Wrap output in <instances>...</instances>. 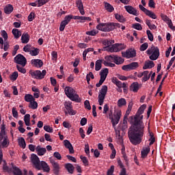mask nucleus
Segmentation results:
<instances>
[{
    "label": "nucleus",
    "mask_w": 175,
    "mask_h": 175,
    "mask_svg": "<svg viewBox=\"0 0 175 175\" xmlns=\"http://www.w3.org/2000/svg\"><path fill=\"white\" fill-rule=\"evenodd\" d=\"M46 73H47L46 70H43L42 71H40L39 70H37L36 71H30V75L33 77V79H36L37 80H42V79H44Z\"/></svg>",
    "instance_id": "7"
},
{
    "label": "nucleus",
    "mask_w": 175,
    "mask_h": 175,
    "mask_svg": "<svg viewBox=\"0 0 175 175\" xmlns=\"http://www.w3.org/2000/svg\"><path fill=\"white\" fill-rule=\"evenodd\" d=\"M116 55H109V56H106L105 57V59H107V61H109V62H113V61L114 62L116 59Z\"/></svg>",
    "instance_id": "51"
},
{
    "label": "nucleus",
    "mask_w": 175,
    "mask_h": 175,
    "mask_svg": "<svg viewBox=\"0 0 175 175\" xmlns=\"http://www.w3.org/2000/svg\"><path fill=\"white\" fill-rule=\"evenodd\" d=\"M18 146L22 148H25L27 147V144L25 143V139L24 137H21L18 139Z\"/></svg>",
    "instance_id": "31"
},
{
    "label": "nucleus",
    "mask_w": 175,
    "mask_h": 175,
    "mask_svg": "<svg viewBox=\"0 0 175 175\" xmlns=\"http://www.w3.org/2000/svg\"><path fill=\"white\" fill-rule=\"evenodd\" d=\"M154 66H155V64H154V62L149 60L148 62H145L143 69H151V68H154Z\"/></svg>",
    "instance_id": "22"
},
{
    "label": "nucleus",
    "mask_w": 175,
    "mask_h": 175,
    "mask_svg": "<svg viewBox=\"0 0 175 175\" xmlns=\"http://www.w3.org/2000/svg\"><path fill=\"white\" fill-rule=\"evenodd\" d=\"M12 165L13 169V174L14 175H23V172L20 168L17 167L16 166L13 165V163L11 164Z\"/></svg>",
    "instance_id": "30"
},
{
    "label": "nucleus",
    "mask_w": 175,
    "mask_h": 175,
    "mask_svg": "<svg viewBox=\"0 0 175 175\" xmlns=\"http://www.w3.org/2000/svg\"><path fill=\"white\" fill-rule=\"evenodd\" d=\"M105 80H106V79H105V77H101L98 83L96 84V87H97V88H99V87H100V85H102L103 84V83H105Z\"/></svg>",
    "instance_id": "56"
},
{
    "label": "nucleus",
    "mask_w": 175,
    "mask_h": 175,
    "mask_svg": "<svg viewBox=\"0 0 175 175\" xmlns=\"http://www.w3.org/2000/svg\"><path fill=\"white\" fill-rule=\"evenodd\" d=\"M44 130L46 132H49V133H53V132H54V129H53V127H51L49 125L44 126Z\"/></svg>",
    "instance_id": "49"
},
{
    "label": "nucleus",
    "mask_w": 175,
    "mask_h": 175,
    "mask_svg": "<svg viewBox=\"0 0 175 175\" xmlns=\"http://www.w3.org/2000/svg\"><path fill=\"white\" fill-rule=\"evenodd\" d=\"M51 55H52V59L53 61H57V59H58V53H57L56 51H53L51 53Z\"/></svg>",
    "instance_id": "60"
},
{
    "label": "nucleus",
    "mask_w": 175,
    "mask_h": 175,
    "mask_svg": "<svg viewBox=\"0 0 175 175\" xmlns=\"http://www.w3.org/2000/svg\"><path fill=\"white\" fill-rule=\"evenodd\" d=\"M13 5H10V4H8L7 5L5 6L4 8V13H5V14H10V13H12V12H13Z\"/></svg>",
    "instance_id": "28"
},
{
    "label": "nucleus",
    "mask_w": 175,
    "mask_h": 175,
    "mask_svg": "<svg viewBox=\"0 0 175 175\" xmlns=\"http://www.w3.org/2000/svg\"><path fill=\"white\" fill-rule=\"evenodd\" d=\"M14 61L15 64L18 65H21L23 68L27 65V58L21 54H18L14 58Z\"/></svg>",
    "instance_id": "8"
},
{
    "label": "nucleus",
    "mask_w": 175,
    "mask_h": 175,
    "mask_svg": "<svg viewBox=\"0 0 175 175\" xmlns=\"http://www.w3.org/2000/svg\"><path fill=\"white\" fill-rule=\"evenodd\" d=\"M96 29L103 32H110V31H114V24L113 23H100L97 25Z\"/></svg>",
    "instance_id": "3"
},
{
    "label": "nucleus",
    "mask_w": 175,
    "mask_h": 175,
    "mask_svg": "<svg viewBox=\"0 0 175 175\" xmlns=\"http://www.w3.org/2000/svg\"><path fill=\"white\" fill-rule=\"evenodd\" d=\"M147 49H148V43L145 42L140 46L139 50L140 51H146Z\"/></svg>",
    "instance_id": "52"
},
{
    "label": "nucleus",
    "mask_w": 175,
    "mask_h": 175,
    "mask_svg": "<svg viewBox=\"0 0 175 175\" xmlns=\"http://www.w3.org/2000/svg\"><path fill=\"white\" fill-rule=\"evenodd\" d=\"M35 17H36V14H35L33 12H31L28 16V21H33V20H35Z\"/></svg>",
    "instance_id": "46"
},
{
    "label": "nucleus",
    "mask_w": 175,
    "mask_h": 175,
    "mask_svg": "<svg viewBox=\"0 0 175 175\" xmlns=\"http://www.w3.org/2000/svg\"><path fill=\"white\" fill-rule=\"evenodd\" d=\"M25 100L30 103V102L35 100V98H33V96H32V94H26L25 96Z\"/></svg>",
    "instance_id": "41"
},
{
    "label": "nucleus",
    "mask_w": 175,
    "mask_h": 175,
    "mask_svg": "<svg viewBox=\"0 0 175 175\" xmlns=\"http://www.w3.org/2000/svg\"><path fill=\"white\" fill-rule=\"evenodd\" d=\"M124 9L126 10L127 13H129V14H133V16H139V13H137V10L131 5H125Z\"/></svg>",
    "instance_id": "14"
},
{
    "label": "nucleus",
    "mask_w": 175,
    "mask_h": 175,
    "mask_svg": "<svg viewBox=\"0 0 175 175\" xmlns=\"http://www.w3.org/2000/svg\"><path fill=\"white\" fill-rule=\"evenodd\" d=\"M30 54L33 56L38 55L39 54V49L36 48L34 50H30Z\"/></svg>",
    "instance_id": "58"
},
{
    "label": "nucleus",
    "mask_w": 175,
    "mask_h": 175,
    "mask_svg": "<svg viewBox=\"0 0 175 175\" xmlns=\"http://www.w3.org/2000/svg\"><path fill=\"white\" fill-rule=\"evenodd\" d=\"M107 94V85H103L100 93L98 94V105L100 106L103 105V102H105V98Z\"/></svg>",
    "instance_id": "5"
},
{
    "label": "nucleus",
    "mask_w": 175,
    "mask_h": 175,
    "mask_svg": "<svg viewBox=\"0 0 175 175\" xmlns=\"http://www.w3.org/2000/svg\"><path fill=\"white\" fill-rule=\"evenodd\" d=\"M146 33L148 36V38L150 42H152L154 40V35H152V33H151V31L147 30Z\"/></svg>",
    "instance_id": "54"
},
{
    "label": "nucleus",
    "mask_w": 175,
    "mask_h": 175,
    "mask_svg": "<svg viewBox=\"0 0 175 175\" xmlns=\"http://www.w3.org/2000/svg\"><path fill=\"white\" fill-rule=\"evenodd\" d=\"M3 172H5L7 173H10V172H12V168L9 167V166H8V163H6L5 160L3 161Z\"/></svg>",
    "instance_id": "33"
},
{
    "label": "nucleus",
    "mask_w": 175,
    "mask_h": 175,
    "mask_svg": "<svg viewBox=\"0 0 175 175\" xmlns=\"http://www.w3.org/2000/svg\"><path fill=\"white\" fill-rule=\"evenodd\" d=\"M64 92L68 98L72 100V102L80 103V99H79V96L77 94H76V90H75L69 86H66L64 89Z\"/></svg>",
    "instance_id": "2"
},
{
    "label": "nucleus",
    "mask_w": 175,
    "mask_h": 175,
    "mask_svg": "<svg viewBox=\"0 0 175 175\" xmlns=\"http://www.w3.org/2000/svg\"><path fill=\"white\" fill-rule=\"evenodd\" d=\"M107 75H109V69L108 68H104L100 70V79H102V77L105 78V80H106V77H107Z\"/></svg>",
    "instance_id": "32"
},
{
    "label": "nucleus",
    "mask_w": 175,
    "mask_h": 175,
    "mask_svg": "<svg viewBox=\"0 0 175 175\" xmlns=\"http://www.w3.org/2000/svg\"><path fill=\"white\" fill-rule=\"evenodd\" d=\"M53 167V173L55 175H59V164L55 161H51Z\"/></svg>",
    "instance_id": "17"
},
{
    "label": "nucleus",
    "mask_w": 175,
    "mask_h": 175,
    "mask_svg": "<svg viewBox=\"0 0 175 175\" xmlns=\"http://www.w3.org/2000/svg\"><path fill=\"white\" fill-rule=\"evenodd\" d=\"M98 33V31L95 30H92L90 31H86V35H89L90 36H95Z\"/></svg>",
    "instance_id": "64"
},
{
    "label": "nucleus",
    "mask_w": 175,
    "mask_h": 175,
    "mask_svg": "<svg viewBox=\"0 0 175 175\" xmlns=\"http://www.w3.org/2000/svg\"><path fill=\"white\" fill-rule=\"evenodd\" d=\"M16 69L18 70V72H21V73H27V70H25V68H24V67L22 66H21L20 65H16Z\"/></svg>",
    "instance_id": "53"
},
{
    "label": "nucleus",
    "mask_w": 175,
    "mask_h": 175,
    "mask_svg": "<svg viewBox=\"0 0 175 175\" xmlns=\"http://www.w3.org/2000/svg\"><path fill=\"white\" fill-rule=\"evenodd\" d=\"M161 17L162 20L163 21H165V23H167L168 21H170L171 20L170 18H168V16L167 15H165L163 14H161Z\"/></svg>",
    "instance_id": "61"
},
{
    "label": "nucleus",
    "mask_w": 175,
    "mask_h": 175,
    "mask_svg": "<svg viewBox=\"0 0 175 175\" xmlns=\"http://www.w3.org/2000/svg\"><path fill=\"white\" fill-rule=\"evenodd\" d=\"M38 155L40 157H42L46 154V152L47 151L46 150V148H40V146H38L36 148Z\"/></svg>",
    "instance_id": "20"
},
{
    "label": "nucleus",
    "mask_w": 175,
    "mask_h": 175,
    "mask_svg": "<svg viewBox=\"0 0 175 175\" xmlns=\"http://www.w3.org/2000/svg\"><path fill=\"white\" fill-rule=\"evenodd\" d=\"M115 18L118 20V21H119L120 23H125V18H124V16L122 15L116 14Z\"/></svg>",
    "instance_id": "42"
},
{
    "label": "nucleus",
    "mask_w": 175,
    "mask_h": 175,
    "mask_svg": "<svg viewBox=\"0 0 175 175\" xmlns=\"http://www.w3.org/2000/svg\"><path fill=\"white\" fill-rule=\"evenodd\" d=\"M84 106H85V108L87 109L88 110H91V105L90 104V100H85Z\"/></svg>",
    "instance_id": "62"
},
{
    "label": "nucleus",
    "mask_w": 175,
    "mask_h": 175,
    "mask_svg": "<svg viewBox=\"0 0 175 175\" xmlns=\"http://www.w3.org/2000/svg\"><path fill=\"white\" fill-rule=\"evenodd\" d=\"M1 146L3 147H8L9 146V140L8 139V136H5L3 141L1 142Z\"/></svg>",
    "instance_id": "48"
},
{
    "label": "nucleus",
    "mask_w": 175,
    "mask_h": 175,
    "mask_svg": "<svg viewBox=\"0 0 175 175\" xmlns=\"http://www.w3.org/2000/svg\"><path fill=\"white\" fill-rule=\"evenodd\" d=\"M153 52L151 55L149 57L151 61H157V58H159V49L158 47L152 46Z\"/></svg>",
    "instance_id": "12"
},
{
    "label": "nucleus",
    "mask_w": 175,
    "mask_h": 175,
    "mask_svg": "<svg viewBox=\"0 0 175 175\" xmlns=\"http://www.w3.org/2000/svg\"><path fill=\"white\" fill-rule=\"evenodd\" d=\"M113 83H114V84H116V85H117L118 88H122V82H121L118 79H113Z\"/></svg>",
    "instance_id": "50"
},
{
    "label": "nucleus",
    "mask_w": 175,
    "mask_h": 175,
    "mask_svg": "<svg viewBox=\"0 0 175 175\" xmlns=\"http://www.w3.org/2000/svg\"><path fill=\"white\" fill-rule=\"evenodd\" d=\"M29 34L28 33H23L21 37L22 43L27 44L29 42Z\"/></svg>",
    "instance_id": "24"
},
{
    "label": "nucleus",
    "mask_w": 175,
    "mask_h": 175,
    "mask_svg": "<svg viewBox=\"0 0 175 175\" xmlns=\"http://www.w3.org/2000/svg\"><path fill=\"white\" fill-rule=\"evenodd\" d=\"M114 165H111L107 170V175H114Z\"/></svg>",
    "instance_id": "59"
},
{
    "label": "nucleus",
    "mask_w": 175,
    "mask_h": 175,
    "mask_svg": "<svg viewBox=\"0 0 175 175\" xmlns=\"http://www.w3.org/2000/svg\"><path fill=\"white\" fill-rule=\"evenodd\" d=\"M105 8L107 12H109V13L114 12V7L107 2L105 3Z\"/></svg>",
    "instance_id": "34"
},
{
    "label": "nucleus",
    "mask_w": 175,
    "mask_h": 175,
    "mask_svg": "<svg viewBox=\"0 0 175 175\" xmlns=\"http://www.w3.org/2000/svg\"><path fill=\"white\" fill-rule=\"evenodd\" d=\"M65 167L66 170L70 173V174H73V172L75 170V167L71 163H66L65 165Z\"/></svg>",
    "instance_id": "29"
},
{
    "label": "nucleus",
    "mask_w": 175,
    "mask_h": 175,
    "mask_svg": "<svg viewBox=\"0 0 175 175\" xmlns=\"http://www.w3.org/2000/svg\"><path fill=\"white\" fill-rule=\"evenodd\" d=\"M113 62L116 64V65H121V64L124 63V59L118 55H116V57H115V60L113 61Z\"/></svg>",
    "instance_id": "37"
},
{
    "label": "nucleus",
    "mask_w": 175,
    "mask_h": 175,
    "mask_svg": "<svg viewBox=\"0 0 175 175\" xmlns=\"http://www.w3.org/2000/svg\"><path fill=\"white\" fill-rule=\"evenodd\" d=\"M103 64L105 65V66H109L110 68H114V66H116L115 64L113 63H109L105 60H103Z\"/></svg>",
    "instance_id": "63"
},
{
    "label": "nucleus",
    "mask_w": 175,
    "mask_h": 175,
    "mask_svg": "<svg viewBox=\"0 0 175 175\" xmlns=\"http://www.w3.org/2000/svg\"><path fill=\"white\" fill-rule=\"evenodd\" d=\"M76 5L82 16H84L85 14V12H84V5H83V1L81 0H78L76 1Z\"/></svg>",
    "instance_id": "16"
},
{
    "label": "nucleus",
    "mask_w": 175,
    "mask_h": 175,
    "mask_svg": "<svg viewBox=\"0 0 175 175\" xmlns=\"http://www.w3.org/2000/svg\"><path fill=\"white\" fill-rule=\"evenodd\" d=\"M40 169H42V167L44 172H46L47 173L50 172V167H49V165H47L45 161H42L41 162H40Z\"/></svg>",
    "instance_id": "23"
},
{
    "label": "nucleus",
    "mask_w": 175,
    "mask_h": 175,
    "mask_svg": "<svg viewBox=\"0 0 175 175\" xmlns=\"http://www.w3.org/2000/svg\"><path fill=\"white\" fill-rule=\"evenodd\" d=\"M102 64H103V59H98L95 64V70L96 72L102 69Z\"/></svg>",
    "instance_id": "25"
},
{
    "label": "nucleus",
    "mask_w": 175,
    "mask_h": 175,
    "mask_svg": "<svg viewBox=\"0 0 175 175\" xmlns=\"http://www.w3.org/2000/svg\"><path fill=\"white\" fill-rule=\"evenodd\" d=\"M29 107L30 109H33V110H35L36 109H38V103L36 101L33 100L29 103Z\"/></svg>",
    "instance_id": "43"
},
{
    "label": "nucleus",
    "mask_w": 175,
    "mask_h": 175,
    "mask_svg": "<svg viewBox=\"0 0 175 175\" xmlns=\"http://www.w3.org/2000/svg\"><path fill=\"white\" fill-rule=\"evenodd\" d=\"M124 49H126V45H125V44L116 43L112 44L111 47L109 48L108 51L109 53H118L122 50H124Z\"/></svg>",
    "instance_id": "6"
},
{
    "label": "nucleus",
    "mask_w": 175,
    "mask_h": 175,
    "mask_svg": "<svg viewBox=\"0 0 175 175\" xmlns=\"http://www.w3.org/2000/svg\"><path fill=\"white\" fill-rule=\"evenodd\" d=\"M150 139H149V146H152V144H154V143H155V137H154V134L152 133H150Z\"/></svg>",
    "instance_id": "47"
},
{
    "label": "nucleus",
    "mask_w": 175,
    "mask_h": 175,
    "mask_svg": "<svg viewBox=\"0 0 175 175\" xmlns=\"http://www.w3.org/2000/svg\"><path fill=\"white\" fill-rule=\"evenodd\" d=\"M150 150H151V148H150V146L144 148L142 149V150L141 151L142 158L147 157V155H148V154L150 153Z\"/></svg>",
    "instance_id": "21"
},
{
    "label": "nucleus",
    "mask_w": 175,
    "mask_h": 175,
    "mask_svg": "<svg viewBox=\"0 0 175 175\" xmlns=\"http://www.w3.org/2000/svg\"><path fill=\"white\" fill-rule=\"evenodd\" d=\"M64 107L68 111V114H71V116H75L76 112L73 110V105H72V102L66 101L64 103Z\"/></svg>",
    "instance_id": "13"
},
{
    "label": "nucleus",
    "mask_w": 175,
    "mask_h": 175,
    "mask_svg": "<svg viewBox=\"0 0 175 175\" xmlns=\"http://www.w3.org/2000/svg\"><path fill=\"white\" fill-rule=\"evenodd\" d=\"M31 162L33 165H34L36 169L40 170V160L39 159L38 155L35 154H31Z\"/></svg>",
    "instance_id": "11"
},
{
    "label": "nucleus",
    "mask_w": 175,
    "mask_h": 175,
    "mask_svg": "<svg viewBox=\"0 0 175 175\" xmlns=\"http://www.w3.org/2000/svg\"><path fill=\"white\" fill-rule=\"evenodd\" d=\"M126 105V100L125 98H122L118 100V107H122V106Z\"/></svg>",
    "instance_id": "40"
},
{
    "label": "nucleus",
    "mask_w": 175,
    "mask_h": 175,
    "mask_svg": "<svg viewBox=\"0 0 175 175\" xmlns=\"http://www.w3.org/2000/svg\"><path fill=\"white\" fill-rule=\"evenodd\" d=\"M146 107H147L146 104L142 105L138 109L135 116L130 117V122L133 124V126L128 131V137L130 142L133 144V146L140 144L144 136V123H143V121L139 120V117L144 113Z\"/></svg>",
    "instance_id": "1"
},
{
    "label": "nucleus",
    "mask_w": 175,
    "mask_h": 175,
    "mask_svg": "<svg viewBox=\"0 0 175 175\" xmlns=\"http://www.w3.org/2000/svg\"><path fill=\"white\" fill-rule=\"evenodd\" d=\"M145 14H146V16H148L150 18H153V20H157V15L155 14V13L152 12V11H150L148 10Z\"/></svg>",
    "instance_id": "39"
},
{
    "label": "nucleus",
    "mask_w": 175,
    "mask_h": 175,
    "mask_svg": "<svg viewBox=\"0 0 175 175\" xmlns=\"http://www.w3.org/2000/svg\"><path fill=\"white\" fill-rule=\"evenodd\" d=\"M64 146L66 148H68L69 150V153L70 154H75V149L73 148V146H72V144L69 140L65 139L64 141Z\"/></svg>",
    "instance_id": "15"
},
{
    "label": "nucleus",
    "mask_w": 175,
    "mask_h": 175,
    "mask_svg": "<svg viewBox=\"0 0 175 175\" xmlns=\"http://www.w3.org/2000/svg\"><path fill=\"white\" fill-rule=\"evenodd\" d=\"M139 90H140V85L137 82H134L130 85V90L133 92H137Z\"/></svg>",
    "instance_id": "19"
},
{
    "label": "nucleus",
    "mask_w": 175,
    "mask_h": 175,
    "mask_svg": "<svg viewBox=\"0 0 175 175\" xmlns=\"http://www.w3.org/2000/svg\"><path fill=\"white\" fill-rule=\"evenodd\" d=\"M80 159H81L83 163H84L85 166H88V159H87V157L81 155Z\"/></svg>",
    "instance_id": "55"
},
{
    "label": "nucleus",
    "mask_w": 175,
    "mask_h": 175,
    "mask_svg": "<svg viewBox=\"0 0 175 175\" xmlns=\"http://www.w3.org/2000/svg\"><path fill=\"white\" fill-rule=\"evenodd\" d=\"M136 54V50L132 48L127 49L125 52H122V56L124 58H127V59H129V58H135Z\"/></svg>",
    "instance_id": "10"
},
{
    "label": "nucleus",
    "mask_w": 175,
    "mask_h": 175,
    "mask_svg": "<svg viewBox=\"0 0 175 175\" xmlns=\"http://www.w3.org/2000/svg\"><path fill=\"white\" fill-rule=\"evenodd\" d=\"M113 115V110H110L109 113V119L111 120V122L112 124V126H116L119 122L120 120L121 119L122 112L121 110H118L114 114V118L111 117Z\"/></svg>",
    "instance_id": "4"
},
{
    "label": "nucleus",
    "mask_w": 175,
    "mask_h": 175,
    "mask_svg": "<svg viewBox=\"0 0 175 175\" xmlns=\"http://www.w3.org/2000/svg\"><path fill=\"white\" fill-rule=\"evenodd\" d=\"M145 14H146V16H148L150 18H153V20H157V15L155 14V13L152 12V11H150L148 10Z\"/></svg>",
    "instance_id": "38"
},
{
    "label": "nucleus",
    "mask_w": 175,
    "mask_h": 175,
    "mask_svg": "<svg viewBox=\"0 0 175 175\" xmlns=\"http://www.w3.org/2000/svg\"><path fill=\"white\" fill-rule=\"evenodd\" d=\"M149 72L148 70H146L143 72V77L142 79V81L143 83H146V81H148V80H150V77H151V75H148Z\"/></svg>",
    "instance_id": "26"
},
{
    "label": "nucleus",
    "mask_w": 175,
    "mask_h": 175,
    "mask_svg": "<svg viewBox=\"0 0 175 175\" xmlns=\"http://www.w3.org/2000/svg\"><path fill=\"white\" fill-rule=\"evenodd\" d=\"M17 77H18V72L15 71L11 75L10 80H12V81H16V80H17Z\"/></svg>",
    "instance_id": "45"
},
{
    "label": "nucleus",
    "mask_w": 175,
    "mask_h": 175,
    "mask_svg": "<svg viewBox=\"0 0 175 175\" xmlns=\"http://www.w3.org/2000/svg\"><path fill=\"white\" fill-rule=\"evenodd\" d=\"M24 121L25 124L27 126H29L31 125L30 121H31V115L26 114L24 116Z\"/></svg>",
    "instance_id": "35"
},
{
    "label": "nucleus",
    "mask_w": 175,
    "mask_h": 175,
    "mask_svg": "<svg viewBox=\"0 0 175 175\" xmlns=\"http://www.w3.org/2000/svg\"><path fill=\"white\" fill-rule=\"evenodd\" d=\"M12 34L14 35L15 39H18V38L21 36V31H19L18 29H13Z\"/></svg>",
    "instance_id": "36"
},
{
    "label": "nucleus",
    "mask_w": 175,
    "mask_h": 175,
    "mask_svg": "<svg viewBox=\"0 0 175 175\" xmlns=\"http://www.w3.org/2000/svg\"><path fill=\"white\" fill-rule=\"evenodd\" d=\"M31 64L33 66H36V68H42L43 66V62L42 59H34L31 60Z\"/></svg>",
    "instance_id": "18"
},
{
    "label": "nucleus",
    "mask_w": 175,
    "mask_h": 175,
    "mask_svg": "<svg viewBox=\"0 0 175 175\" xmlns=\"http://www.w3.org/2000/svg\"><path fill=\"white\" fill-rule=\"evenodd\" d=\"M103 44L104 46H106L103 48L105 51H109V49H110L111 47V46H111V42H110V41L109 40H104L103 41Z\"/></svg>",
    "instance_id": "27"
},
{
    "label": "nucleus",
    "mask_w": 175,
    "mask_h": 175,
    "mask_svg": "<svg viewBox=\"0 0 175 175\" xmlns=\"http://www.w3.org/2000/svg\"><path fill=\"white\" fill-rule=\"evenodd\" d=\"M133 28H134V29H137V31H142V29H143V28L142 27V25H140V23L133 24Z\"/></svg>",
    "instance_id": "57"
},
{
    "label": "nucleus",
    "mask_w": 175,
    "mask_h": 175,
    "mask_svg": "<svg viewBox=\"0 0 175 175\" xmlns=\"http://www.w3.org/2000/svg\"><path fill=\"white\" fill-rule=\"evenodd\" d=\"M129 65H130V69L131 70H135V69H137V68H139V63L136 62H133L129 64Z\"/></svg>",
    "instance_id": "44"
},
{
    "label": "nucleus",
    "mask_w": 175,
    "mask_h": 175,
    "mask_svg": "<svg viewBox=\"0 0 175 175\" xmlns=\"http://www.w3.org/2000/svg\"><path fill=\"white\" fill-rule=\"evenodd\" d=\"M72 19H73V15L70 14V15L66 16L64 21H62L60 23L59 31H61L62 32L64 31L66 25H68V24H69V23H70V21Z\"/></svg>",
    "instance_id": "9"
}]
</instances>
